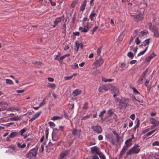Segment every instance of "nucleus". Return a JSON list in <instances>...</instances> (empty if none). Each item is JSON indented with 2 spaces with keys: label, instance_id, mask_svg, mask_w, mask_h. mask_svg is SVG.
Returning a JSON list of instances; mask_svg holds the SVG:
<instances>
[{
  "label": "nucleus",
  "instance_id": "nucleus-20",
  "mask_svg": "<svg viewBox=\"0 0 159 159\" xmlns=\"http://www.w3.org/2000/svg\"><path fill=\"white\" fill-rule=\"evenodd\" d=\"M132 100L134 102L135 104H137V102H141L142 103H143V101L142 100H139L136 99L135 97L134 96L132 97Z\"/></svg>",
  "mask_w": 159,
  "mask_h": 159
},
{
  "label": "nucleus",
  "instance_id": "nucleus-36",
  "mask_svg": "<svg viewBox=\"0 0 159 159\" xmlns=\"http://www.w3.org/2000/svg\"><path fill=\"white\" fill-rule=\"evenodd\" d=\"M144 78L143 77L140 76V78L137 81V83L138 84H140L142 83L143 80Z\"/></svg>",
  "mask_w": 159,
  "mask_h": 159
},
{
  "label": "nucleus",
  "instance_id": "nucleus-62",
  "mask_svg": "<svg viewBox=\"0 0 159 159\" xmlns=\"http://www.w3.org/2000/svg\"><path fill=\"white\" fill-rule=\"evenodd\" d=\"M48 79L49 82H52L54 80L53 78L51 77H48Z\"/></svg>",
  "mask_w": 159,
  "mask_h": 159
},
{
  "label": "nucleus",
  "instance_id": "nucleus-28",
  "mask_svg": "<svg viewBox=\"0 0 159 159\" xmlns=\"http://www.w3.org/2000/svg\"><path fill=\"white\" fill-rule=\"evenodd\" d=\"M86 4V0L84 1L83 3L82 4L81 6L80 7V10L81 11H83L85 8Z\"/></svg>",
  "mask_w": 159,
  "mask_h": 159
},
{
  "label": "nucleus",
  "instance_id": "nucleus-4",
  "mask_svg": "<svg viewBox=\"0 0 159 159\" xmlns=\"http://www.w3.org/2000/svg\"><path fill=\"white\" fill-rule=\"evenodd\" d=\"M128 101L129 99L128 98H121L120 101L119 106H120L121 107H126L128 104L127 102Z\"/></svg>",
  "mask_w": 159,
  "mask_h": 159
},
{
  "label": "nucleus",
  "instance_id": "nucleus-61",
  "mask_svg": "<svg viewBox=\"0 0 159 159\" xmlns=\"http://www.w3.org/2000/svg\"><path fill=\"white\" fill-rule=\"evenodd\" d=\"M101 48H99L97 51V54L98 55H100L101 52Z\"/></svg>",
  "mask_w": 159,
  "mask_h": 159
},
{
  "label": "nucleus",
  "instance_id": "nucleus-15",
  "mask_svg": "<svg viewBox=\"0 0 159 159\" xmlns=\"http://www.w3.org/2000/svg\"><path fill=\"white\" fill-rule=\"evenodd\" d=\"M151 123L154 126L157 125L159 123V121L154 118H151L150 120Z\"/></svg>",
  "mask_w": 159,
  "mask_h": 159
},
{
  "label": "nucleus",
  "instance_id": "nucleus-27",
  "mask_svg": "<svg viewBox=\"0 0 159 159\" xmlns=\"http://www.w3.org/2000/svg\"><path fill=\"white\" fill-rule=\"evenodd\" d=\"M155 56L154 53H152L150 56L147 59V61L149 62L150 61L151 59L153 58Z\"/></svg>",
  "mask_w": 159,
  "mask_h": 159
},
{
  "label": "nucleus",
  "instance_id": "nucleus-46",
  "mask_svg": "<svg viewBox=\"0 0 159 159\" xmlns=\"http://www.w3.org/2000/svg\"><path fill=\"white\" fill-rule=\"evenodd\" d=\"M155 131V130H152L151 131L149 132H148V133H147L146 134V136L147 137H148V136H149V135H151V134H153Z\"/></svg>",
  "mask_w": 159,
  "mask_h": 159
},
{
  "label": "nucleus",
  "instance_id": "nucleus-9",
  "mask_svg": "<svg viewBox=\"0 0 159 159\" xmlns=\"http://www.w3.org/2000/svg\"><path fill=\"white\" fill-rule=\"evenodd\" d=\"M91 152L92 154L96 153L98 154L100 151L99 148L98 147L95 146L91 148Z\"/></svg>",
  "mask_w": 159,
  "mask_h": 159
},
{
  "label": "nucleus",
  "instance_id": "nucleus-6",
  "mask_svg": "<svg viewBox=\"0 0 159 159\" xmlns=\"http://www.w3.org/2000/svg\"><path fill=\"white\" fill-rule=\"evenodd\" d=\"M103 61L101 58L97 60L93 64V66L96 68L98 67H100L103 63Z\"/></svg>",
  "mask_w": 159,
  "mask_h": 159
},
{
  "label": "nucleus",
  "instance_id": "nucleus-34",
  "mask_svg": "<svg viewBox=\"0 0 159 159\" xmlns=\"http://www.w3.org/2000/svg\"><path fill=\"white\" fill-rule=\"evenodd\" d=\"M93 11L92 12V13L91 14V15L89 16V18H90L91 20L92 21L94 17L95 16L96 14L95 13H93Z\"/></svg>",
  "mask_w": 159,
  "mask_h": 159
},
{
  "label": "nucleus",
  "instance_id": "nucleus-21",
  "mask_svg": "<svg viewBox=\"0 0 159 159\" xmlns=\"http://www.w3.org/2000/svg\"><path fill=\"white\" fill-rule=\"evenodd\" d=\"M114 113L112 111V109H110L108 111L107 114V118L108 117H110Z\"/></svg>",
  "mask_w": 159,
  "mask_h": 159
},
{
  "label": "nucleus",
  "instance_id": "nucleus-32",
  "mask_svg": "<svg viewBox=\"0 0 159 159\" xmlns=\"http://www.w3.org/2000/svg\"><path fill=\"white\" fill-rule=\"evenodd\" d=\"M102 80L104 82H111L113 80V79H107L106 78H105L102 77Z\"/></svg>",
  "mask_w": 159,
  "mask_h": 159
},
{
  "label": "nucleus",
  "instance_id": "nucleus-26",
  "mask_svg": "<svg viewBox=\"0 0 159 159\" xmlns=\"http://www.w3.org/2000/svg\"><path fill=\"white\" fill-rule=\"evenodd\" d=\"M16 110V111H18L19 109L18 108H16L15 107H11L7 109V111H14Z\"/></svg>",
  "mask_w": 159,
  "mask_h": 159
},
{
  "label": "nucleus",
  "instance_id": "nucleus-45",
  "mask_svg": "<svg viewBox=\"0 0 159 159\" xmlns=\"http://www.w3.org/2000/svg\"><path fill=\"white\" fill-rule=\"evenodd\" d=\"M92 115V114H90L89 115H86L85 116L83 117L82 118V120H85L86 119H87L89 118Z\"/></svg>",
  "mask_w": 159,
  "mask_h": 159
},
{
  "label": "nucleus",
  "instance_id": "nucleus-38",
  "mask_svg": "<svg viewBox=\"0 0 159 159\" xmlns=\"http://www.w3.org/2000/svg\"><path fill=\"white\" fill-rule=\"evenodd\" d=\"M101 159H106L105 156L101 152H100L98 154Z\"/></svg>",
  "mask_w": 159,
  "mask_h": 159
},
{
  "label": "nucleus",
  "instance_id": "nucleus-13",
  "mask_svg": "<svg viewBox=\"0 0 159 159\" xmlns=\"http://www.w3.org/2000/svg\"><path fill=\"white\" fill-rule=\"evenodd\" d=\"M132 140V138H130L127 140L125 142V144H126V146H124V147L127 148H128L131 145V141Z\"/></svg>",
  "mask_w": 159,
  "mask_h": 159
},
{
  "label": "nucleus",
  "instance_id": "nucleus-50",
  "mask_svg": "<svg viewBox=\"0 0 159 159\" xmlns=\"http://www.w3.org/2000/svg\"><path fill=\"white\" fill-rule=\"evenodd\" d=\"M135 42L137 44H139L140 43V41L139 40V37H137L136 40Z\"/></svg>",
  "mask_w": 159,
  "mask_h": 159
},
{
  "label": "nucleus",
  "instance_id": "nucleus-57",
  "mask_svg": "<svg viewBox=\"0 0 159 159\" xmlns=\"http://www.w3.org/2000/svg\"><path fill=\"white\" fill-rule=\"evenodd\" d=\"M149 129H145V130H143L142 131V134H144L145 133H147L148 131L149 130Z\"/></svg>",
  "mask_w": 159,
  "mask_h": 159
},
{
  "label": "nucleus",
  "instance_id": "nucleus-11",
  "mask_svg": "<svg viewBox=\"0 0 159 159\" xmlns=\"http://www.w3.org/2000/svg\"><path fill=\"white\" fill-rule=\"evenodd\" d=\"M112 89L113 92H114L113 95V97H116V96H118L119 94V89L116 87H113L112 88Z\"/></svg>",
  "mask_w": 159,
  "mask_h": 159
},
{
  "label": "nucleus",
  "instance_id": "nucleus-64",
  "mask_svg": "<svg viewBox=\"0 0 159 159\" xmlns=\"http://www.w3.org/2000/svg\"><path fill=\"white\" fill-rule=\"evenodd\" d=\"M88 108V104L87 103H85L84 106V108L87 109Z\"/></svg>",
  "mask_w": 159,
  "mask_h": 159
},
{
  "label": "nucleus",
  "instance_id": "nucleus-47",
  "mask_svg": "<svg viewBox=\"0 0 159 159\" xmlns=\"http://www.w3.org/2000/svg\"><path fill=\"white\" fill-rule=\"evenodd\" d=\"M72 67L73 69H76L78 68V66L77 64L75 63L72 66Z\"/></svg>",
  "mask_w": 159,
  "mask_h": 159
},
{
  "label": "nucleus",
  "instance_id": "nucleus-54",
  "mask_svg": "<svg viewBox=\"0 0 159 159\" xmlns=\"http://www.w3.org/2000/svg\"><path fill=\"white\" fill-rule=\"evenodd\" d=\"M153 146H159V142L158 141H156L152 143Z\"/></svg>",
  "mask_w": 159,
  "mask_h": 159
},
{
  "label": "nucleus",
  "instance_id": "nucleus-8",
  "mask_svg": "<svg viewBox=\"0 0 159 159\" xmlns=\"http://www.w3.org/2000/svg\"><path fill=\"white\" fill-rule=\"evenodd\" d=\"M132 16L134 17V18L135 19L134 20L136 22L141 20L143 18V15L142 14L132 15Z\"/></svg>",
  "mask_w": 159,
  "mask_h": 159
},
{
  "label": "nucleus",
  "instance_id": "nucleus-23",
  "mask_svg": "<svg viewBox=\"0 0 159 159\" xmlns=\"http://www.w3.org/2000/svg\"><path fill=\"white\" fill-rule=\"evenodd\" d=\"M112 133L116 136V141L117 142H118L119 141L120 139V137L119 136V134H118L115 131H112Z\"/></svg>",
  "mask_w": 159,
  "mask_h": 159
},
{
  "label": "nucleus",
  "instance_id": "nucleus-41",
  "mask_svg": "<svg viewBox=\"0 0 159 159\" xmlns=\"http://www.w3.org/2000/svg\"><path fill=\"white\" fill-rule=\"evenodd\" d=\"M62 118V117H61L58 116H54L51 118V119L53 120H58L59 119H61Z\"/></svg>",
  "mask_w": 159,
  "mask_h": 159
},
{
  "label": "nucleus",
  "instance_id": "nucleus-1",
  "mask_svg": "<svg viewBox=\"0 0 159 159\" xmlns=\"http://www.w3.org/2000/svg\"><path fill=\"white\" fill-rule=\"evenodd\" d=\"M139 146H137L136 145L134 146L126 153V155L128 156L131 154L138 153L140 151V148H139Z\"/></svg>",
  "mask_w": 159,
  "mask_h": 159
},
{
  "label": "nucleus",
  "instance_id": "nucleus-29",
  "mask_svg": "<svg viewBox=\"0 0 159 159\" xmlns=\"http://www.w3.org/2000/svg\"><path fill=\"white\" fill-rule=\"evenodd\" d=\"M48 86V87H50L53 89H55L56 87V85L55 84L51 83H49Z\"/></svg>",
  "mask_w": 159,
  "mask_h": 159
},
{
  "label": "nucleus",
  "instance_id": "nucleus-5",
  "mask_svg": "<svg viewBox=\"0 0 159 159\" xmlns=\"http://www.w3.org/2000/svg\"><path fill=\"white\" fill-rule=\"evenodd\" d=\"M91 128L95 132L98 134L101 133L102 132V129L99 125L92 126Z\"/></svg>",
  "mask_w": 159,
  "mask_h": 159
},
{
  "label": "nucleus",
  "instance_id": "nucleus-60",
  "mask_svg": "<svg viewBox=\"0 0 159 159\" xmlns=\"http://www.w3.org/2000/svg\"><path fill=\"white\" fill-rule=\"evenodd\" d=\"M25 91V90L22 89V90H17L16 92L18 93H22Z\"/></svg>",
  "mask_w": 159,
  "mask_h": 159
},
{
  "label": "nucleus",
  "instance_id": "nucleus-51",
  "mask_svg": "<svg viewBox=\"0 0 159 159\" xmlns=\"http://www.w3.org/2000/svg\"><path fill=\"white\" fill-rule=\"evenodd\" d=\"M49 124L50 126L52 128L54 127L55 125V124L53 122H49Z\"/></svg>",
  "mask_w": 159,
  "mask_h": 159
},
{
  "label": "nucleus",
  "instance_id": "nucleus-58",
  "mask_svg": "<svg viewBox=\"0 0 159 159\" xmlns=\"http://www.w3.org/2000/svg\"><path fill=\"white\" fill-rule=\"evenodd\" d=\"M130 118L132 119L133 120H134V119H135V115H134V114H132L130 117Z\"/></svg>",
  "mask_w": 159,
  "mask_h": 159
},
{
  "label": "nucleus",
  "instance_id": "nucleus-22",
  "mask_svg": "<svg viewBox=\"0 0 159 159\" xmlns=\"http://www.w3.org/2000/svg\"><path fill=\"white\" fill-rule=\"evenodd\" d=\"M16 143L18 147L20 148H23L26 147V145L25 143L21 144L20 142H17Z\"/></svg>",
  "mask_w": 159,
  "mask_h": 159
},
{
  "label": "nucleus",
  "instance_id": "nucleus-10",
  "mask_svg": "<svg viewBox=\"0 0 159 159\" xmlns=\"http://www.w3.org/2000/svg\"><path fill=\"white\" fill-rule=\"evenodd\" d=\"M152 31L154 33V36L157 37H159V31L157 28L155 26H153Z\"/></svg>",
  "mask_w": 159,
  "mask_h": 159
},
{
  "label": "nucleus",
  "instance_id": "nucleus-30",
  "mask_svg": "<svg viewBox=\"0 0 159 159\" xmlns=\"http://www.w3.org/2000/svg\"><path fill=\"white\" fill-rule=\"evenodd\" d=\"M106 112V111L105 110L101 111L99 115V116L101 118L102 120H103V116L104 114Z\"/></svg>",
  "mask_w": 159,
  "mask_h": 159
},
{
  "label": "nucleus",
  "instance_id": "nucleus-48",
  "mask_svg": "<svg viewBox=\"0 0 159 159\" xmlns=\"http://www.w3.org/2000/svg\"><path fill=\"white\" fill-rule=\"evenodd\" d=\"M60 52H59L58 53V55L56 56V57L54 58V60H57L58 61H59V58H58V57H60Z\"/></svg>",
  "mask_w": 159,
  "mask_h": 159
},
{
  "label": "nucleus",
  "instance_id": "nucleus-24",
  "mask_svg": "<svg viewBox=\"0 0 159 159\" xmlns=\"http://www.w3.org/2000/svg\"><path fill=\"white\" fill-rule=\"evenodd\" d=\"M147 34L148 31L147 30H144L141 32V33L139 35V36L141 37L146 35Z\"/></svg>",
  "mask_w": 159,
  "mask_h": 159
},
{
  "label": "nucleus",
  "instance_id": "nucleus-53",
  "mask_svg": "<svg viewBox=\"0 0 159 159\" xmlns=\"http://www.w3.org/2000/svg\"><path fill=\"white\" fill-rule=\"evenodd\" d=\"M26 131V129H22L20 131V135H22L23 134L25 133Z\"/></svg>",
  "mask_w": 159,
  "mask_h": 159
},
{
  "label": "nucleus",
  "instance_id": "nucleus-63",
  "mask_svg": "<svg viewBox=\"0 0 159 159\" xmlns=\"http://www.w3.org/2000/svg\"><path fill=\"white\" fill-rule=\"evenodd\" d=\"M136 61H137L136 60H133L131 61L129 63L131 65H132V64H135L136 62Z\"/></svg>",
  "mask_w": 159,
  "mask_h": 159
},
{
  "label": "nucleus",
  "instance_id": "nucleus-56",
  "mask_svg": "<svg viewBox=\"0 0 159 159\" xmlns=\"http://www.w3.org/2000/svg\"><path fill=\"white\" fill-rule=\"evenodd\" d=\"M98 29V27L95 26L92 30L91 31L92 32V34H93L94 32H95Z\"/></svg>",
  "mask_w": 159,
  "mask_h": 159
},
{
  "label": "nucleus",
  "instance_id": "nucleus-33",
  "mask_svg": "<svg viewBox=\"0 0 159 159\" xmlns=\"http://www.w3.org/2000/svg\"><path fill=\"white\" fill-rule=\"evenodd\" d=\"M148 47V46L146 47L145 48V49L143 51L140 52L138 54V56H140L141 55L144 54V53L147 50Z\"/></svg>",
  "mask_w": 159,
  "mask_h": 159
},
{
  "label": "nucleus",
  "instance_id": "nucleus-37",
  "mask_svg": "<svg viewBox=\"0 0 159 159\" xmlns=\"http://www.w3.org/2000/svg\"><path fill=\"white\" fill-rule=\"evenodd\" d=\"M32 64H36L39 66H42L43 64L42 62L39 61H35L33 62Z\"/></svg>",
  "mask_w": 159,
  "mask_h": 159
},
{
  "label": "nucleus",
  "instance_id": "nucleus-2",
  "mask_svg": "<svg viewBox=\"0 0 159 159\" xmlns=\"http://www.w3.org/2000/svg\"><path fill=\"white\" fill-rule=\"evenodd\" d=\"M37 149L36 148H33L30 150L29 153L26 155L27 157L31 159L36 157L37 152Z\"/></svg>",
  "mask_w": 159,
  "mask_h": 159
},
{
  "label": "nucleus",
  "instance_id": "nucleus-39",
  "mask_svg": "<svg viewBox=\"0 0 159 159\" xmlns=\"http://www.w3.org/2000/svg\"><path fill=\"white\" fill-rule=\"evenodd\" d=\"M78 1L77 0H75L73 1V2L71 5V6L72 7H74L75 5L77 3Z\"/></svg>",
  "mask_w": 159,
  "mask_h": 159
},
{
  "label": "nucleus",
  "instance_id": "nucleus-55",
  "mask_svg": "<svg viewBox=\"0 0 159 159\" xmlns=\"http://www.w3.org/2000/svg\"><path fill=\"white\" fill-rule=\"evenodd\" d=\"M72 78V76H66L64 77V79L66 80H68L71 79Z\"/></svg>",
  "mask_w": 159,
  "mask_h": 159
},
{
  "label": "nucleus",
  "instance_id": "nucleus-43",
  "mask_svg": "<svg viewBox=\"0 0 159 159\" xmlns=\"http://www.w3.org/2000/svg\"><path fill=\"white\" fill-rule=\"evenodd\" d=\"M6 80V83L7 84H12L13 83L12 81L10 80L7 79Z\"/></svg>",
  "mask_w": 159,
  "mask_h": 159
},
{
  "label": "nucleus",
  "instance_id": "nucleus-25",
  "mask_svg": "<svg viewBox=\"0 0 159 159\" xmlns=\"http://www.w3.org/2000/svg\"><path fill=\"white\" fill-rule=\"evenodd\" d=\"M151 40L150 39H148L145 40L144 42H143V44H142L140 46H145L147 45L149 43V40Z\"/></svg>",
  "mask_w": 159,
  "mask_h": 159
},
{
  "label": "nucleus",
  "instance_id": "nucleus-12",
  "mask_svg": "<svg viewBox=\"0 0 159 159\" xmlns=\"http://www.w3.org/2000/svg\"><path fill=\"white\" fill-rule=\"evenodd\" d=\"M62 20V18L59 17L56 18L54 21V24L52 25L53 27H55L59 23H60Z\"/></svg>",
  "mask_w": 159,
  "mask_h": 159
},
{
  "label": "nucleus",
  "instance_id": "nucleus-14",
  "mask_svg": "<svg viewBox=\"0 0 159 159\" xmlns=\"http://www.w3.org/2000/svg\"><path fill=\"white\" fill-rule=\"evenodd\" d=\"M108 89L109 88L107 86L103 85L99 88L98 91L99 92H101L103 90H104L105 91H107L108 90Z\"/></svg>",
  "mask_w": 159,
  "mask_h": 159
},
{
  "label": "nucleus",
  "instance_id": "nucleus-7",
  "mask_svg": "<svg viewBox=\"0 0 159 159\" xmlns=\"http://www.w3.org/2000/svg\"><path fill=\"white\" fill-rule=\"evenodd\" d=\"M70 151L66 150L65 151L62 152L60 156L59 159H63V158L69 155Z\"/></svg>",
  "mask_w": 159,
  "mask_h": 159
},
{
  "label": "nucleus",
  "instance_id": "nucleus-16",
  "mask_svg": "<svg viewBox=\"0 0 159 159\" xmlns=\"http://www.w3.org/2000/svg\"><path fill=\"white\" fill-rule=\"evenodd\" d=\"M19 135V134L18 132L16 131H15L11 132L9 135V137L10 138H13L16 136H18Z\"/></svg>",
  "mask_w": 159,
  "mask_h": 159
},
{
  "label": "nucleus",
  "instance_id": "nucleus-49",
  "mask_svg": "<svg viewBox=\"0 0 159 159\" xmlns=\"http://www.w3.org/2000/svg\"><path fill=\"white\" fill-rule=\"evenodd\" d=\"M127 55L129 57L133 58L134 57L133 53L131 52H128Z\"/></svg>",
  "mask_w": 159,
  "mask_h": 159
},
{
  "label": "nucleus",
  "instance_id": "nucleus-52",
  "mask_svg": "<svg viewBox=\"0 0 159 159\" xmlns=\"http://www.w3.org/2000/svg\"><path fill=\"white\" fill-rule=\"evenodd\" d=\"M139 120H138V121L137 122V123L136 125H135V126L134 128V130H135L136 129L138 128L139 127Z\"/></svg>",
  "mask_w": 159,
  "mask_h": 159
},
{
  "label": "nucleus",
  "instance_id": "nucleus-59",
  "mask_svg": "<svg viewBox=\"0 0 159 159\" xmlns=\"http://www.w3.org/2000/svg\"><path fill=\"white\" fill-rule=\"evenodd\" d=\"M72 134L75 135H77L78 133L76 129H74L72 132Z\"/></svg>",
  "mask_w": 159,
  "mask_h": 159
},
{
  "label": "nucleus",
  "instance_id": "nucleus-17",
  "mask_svg": "<svg viewBox=\"0 0 159 159\" xmlns=\"http://www.w3.org/2000/svg\"><path fill=\"white\" fill-rule=\"evenodd\" d=\"M41 112V111H39L36 113L35 114L34 116L30 119V121L32 122L39 116Z\"/></svg>",
  "mask_w": 159,
  "mask_h": 159
},
{
  "label": "nucleus",
  "instance_id": "nucleus-18",
  "mask_svg": "<svg viewBox=\"0 0 159 159\" xmlns=\"http://www.w3.org/2000/svg\"><path fill=\"white\" fill-rule=\"evenodd\" d=\"M82 91L81 90L79 89H76L73 92V95L74 96H77L81 93Z\"/></svg>",
  "mask_w": 159,
  "mask_h": 159
},
{
  "label": "nucleus",
  "instance_id": "nucleus-19",
  "mask_svg": "<svg viewBox=\"0 0 159 159\" xmlns=\"http://www.w3.org/2000/svg\"><path fill=\"white\" fill-rule=\"evenodd\" d=\"M89 30V29L87 26H85L84 28L80 27L79 29V30L82 32H87Z\"/></svg>",
  "mask_w": 159,
  "mask_h": 159
},
{
  "label": "nucleus",
  "instance_id": "nucleus-35",
  "mask_svg": "<svg viewBox=\"0 0 159 159\" xmlns=\"http://www.w3.org/2000/svg\"><path fill=\"white\" fill-rule=\"evenodd\" d=\"M127 149H128L127 148H125L124 147L123 148H122L121 151L120 152V156H122L125 153V151Z\"/></svg>",
  "mask_w": 159,
  "mask_h": 159
},
{
  "label": "nucleus",
  "instance_id": "nucleus-44",
  "mask_svg": "<svg viewBox=\"0 0 159 159\" xmlns=\"http://www.w3.org/2000/svg\"><path fill=\"white\" fill-rule=\"evenodd\" d=\"M132 89H133L134 92L136 93V94H139V93L138 91L134 87H133L132 88Z\"/></svg>",
  "mask_w": 159,
  "mask_h": 159
},
{
  "label": "nucleus",
  "instance_id": "nucleus-42",
  "mask_svg": "<svg viewBox=\"0 0 159 159\" xmlns=\"http://www.w3.org/2000/svg\"><path fill=\"white\" fill-rule=\"evenodd\" d=\"M75 45L76 47L77 48V49H76V51H77L79 49V47L80 46V44L79 43L78 41H76L75 42Z\"/></svg>",
  "mask_w": 159,
  "mask_h": 159
},
{
  "label": "nucleus",
  "instance_id": "nucleus-31",
  "mask_svg": "<svg viewBox=\"0 0 159 159\" xmlns=\"http://www.w3.org/2000/svg\"><path fill=\"white\" fill-rule=\"evenodd\" d=\"M11 119L12 120L17 121L20 120L21 118L20 117H19L18 116H17L15 117L11 118Z\"/></svg>",
  "mask_w": 159,
  "mask_h": 159
},
{
  "label": "nucleus",
  "instance_id": "nucleus-3",
  "mask_svg": "<svg viewBox=\"0 0 159 159\" xmlns=\"http://www.w3.org/2000/svg\"><path fill=\"white\" fill-rule=\"evenodd\" d=\"M60 135L58 129H56L54 130L52 134V140L54 141H57L59 139Z\"/></svg>",
  "mask_w": 159,
  "mask_h": 159
},
{
  "label": "nucleus",
  "instance_id": "nucleus-40",
  "mask_svg": "<svg viewBox=\"0 0 159 159\" xmlns=\"http://www.w3.org/2000/svg\"><path fill=\"white\" fill-rule=\"evenodd\" d=\"M70 55L69 54H66V55H63V56H61L60 58H59V61H60L61 60H63L66 57L69 56Z\"/></svg>",
  "mask_w": 159,
  "mask_h": 159
}]
</instances>
